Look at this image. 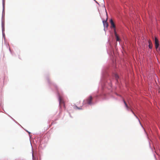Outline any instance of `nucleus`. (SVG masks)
Here are the masks:
<instances>
[{"label": "nucleus", "instance_id": "obj_2", "mask_svg": "<svg viewBox=\"0 0 160 160\" xmlns=\"http://www.w3.org/2000/svg\"><path fill=\"white\" fill-rule=\"evenodd\" d=\"M155 44L156 49H157L159 48V44L158 40L157 38L156 37L155 38Z\"/></svg>", "mask_w": 160, "mask_h": 160}, {"label": "nucleus", "instance_id": "obj_12", "mask_svg": "<svg viewBox=\"0 0 160 160\" xmlns=\"http://www.w3.org/2000/svg\"><path fill=\"white\" fill-rule=\"evenodd\" d=\"M138 120H139V122H140V123L141 124V123H140V120H139V119H138Z\"/></svg>", "mask_w": 160, "mask_h": 160}, {"label": "nucleus", "instance_id": "obj_11", "mask_svg": "<svg viewBox=\"0 0 160 160\" xmlns=\"http://www.w3.org/2000/svg\"><path fill=\"white\" fill-rule=\"evenodd\" d=\"M29 133V134H30V132H29L28 131H26Z\"/></svg>", "mask_w": 160, "mask_h": 160}, {"label": "nucleus", "instance_id": "obj_6", "mask_svg": "<svg viewBox=\"0 0 160 160\" xmlns=\"http://www.w3.org/2000/svg\"><path fill=\"white\" fill-rule=\"evenodd\" d=\"M103 25L104 27L107 28L108 26V24L107 21H103Z\"/></svg>", "mask_w": 160, "mask_h": 160}, {"label": "nucleus", "instance_id": "obj_9", "mask_svg": "<svg viewBox=\"0 0 160 160\" xmlns=\"http://www.w3.org/2000/svg\"><path fill=\"white\" fill-rule=\"evenodd\" d=\"M74 109H82V107H78L77 106H75L74 107Z\"/></svg>", "mask_w": 160, "mask_h": 160}, {"label": "nucleus", "instance_id": "obj_7", "mask_svg": "<svg viewBox=\"0 0 160 160\" xmlns=\"http://www.w3.org/2000/svg\"><path fill=\"white\" fill-rule=\"evenodd\" d=\"M148 42L149 43L148 47L150 49H152V43L151 41V40H149L148 41Z\"/></svg>", "mask_w": 160, "mask_h": 160}, {"label": "nucleus", "instance_id": "obj_1", "mask_svg": "<svg viewBox=\"0 0 160 160\" xmlns=\"http://www.w3.org/2000/svg\"><path fill=\"white\" fill-rule=\"evenodd\" d=\"M92 99V97L91 96H90L87 99L84 101V103L85 104L87 103L88 104H91Z\"/></svg>", "mask_w": 160, "mask_h": 160}, {"label": "nucleus", "instance_id": "obj_3", "mask_svg": "<svg viewBox=\"0 0 160 160\" xmlns=\"http://www.w3.org/2000/svg\"><path fill=\"white\" fill-rule=\"evenodd\" d=\"M123 102L124 103V104L125 106V107H126V108H127V110H130L132 113H133L134 114V115L136 116V117H137V118H138L136 116V115L134 113V112H133V111H132V109L130 108L129 107L127 104L126 102L125 101V100H124V99H123Z\"/></svg>", "mask_w": 160, "mask_h": 160}, {"label": "nucleus", "instance_id": "obj_4", "mask_svg": "<svg viewBox=\"0 0 160 160\" xmlns=\"http://www.w3.org/2000/svg\"><path fill=\"white\" fill-rule=\"evenodd\" d=\"M59 104L60 105H61L62 104H63L64 106L65 105L64 102L63 100V98L59 95Z\"/></svg>", "mask_w": 160, "mask_h": 160}, {"label": "nucleus", "instance_id": "obj_10", "mask_svg": "<svg viewBox=\"0 0 160 160\" xmlns=\"http://www.w3.org/2000/svg\"><path fill=\"white\" fill-rule=\"evenodd\" d=\"M115 78L117 80L118 79V78H119V77L118 76V75H117V74H115Z\"/></svg>", "mask_w": 160, "mask_h": 160}, {"label": "nucleus", "instance_id": "obj_5", "mask_svg": "<svg viewBox=\"0 0 160 160\" xmlns=\"http://www.w3.org/2000/svg\"><path fill=\"white\" fill-rule=\"evenodd\" d=\"M110 22L111 25V28H114V31H115V28L116 27L112 19H111L110 21Z\"/></svg>", "mask_w": 160, "mask_h": 160}, {"label": "nucleus", "instance_id": "obj_8", "mask_svg": "<svg viewBox=\"0 0 160 160\" xmlns=\"http://www.w3.org/2000/svg\"><path fill=\"white\" fill-rule=\"evenodd\" d=\"M114 32H115V36L116 37V40L117 41H119L120 40V39L119 38V37H118V36L115 30Z\"/></svg>", "mask_w": 160, "mask_h": 160}]
</instances>
